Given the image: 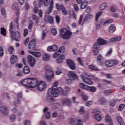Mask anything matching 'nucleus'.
<instances>
[{"instance_id":"58","label":"nucleus","mask_w":125,"mask_h":125,"mask_svg":"<svg viewBox=\"0 0 125 125\" xmlns=\"http://www.w3.org/2000/svg\"><path fill=\"white\" fill-rule=\"evenodd\" d=\"M56 21L57 24H59L60 23V17L59 16L57 15L55 17Z\"/></svg>"},{"instance_id":"33","label":"nucleus","mask_w":125,"mask_h":125,"mask_svg":"<svg viewBox=\"0 0 125 125\" xmlns=\"http://www.w3.org/2000/svg\"><path fill=\"white\" fill-rule=\"evenodd\" d=\"M23 72L24 74H29L30 73V68L27 65H25L23 69Z\"/></svg>"},{"instance_id":"10","label":"nucleus","mask_w":125,"mask_h":125,"mask_svg":"<svg viewBox=\"0 0 125 125\" xmlns=\"http://www.w3.org/2000/svg\"><path fill=\"white\" fill-rule=\"evenodd\" d=\"M56 7L57 10H62V12L63 15H68V11L66 10V8H65V7H64V6H63V5H60L59 4V3H57L56 5Z\"/></svg>"},{"instance_id":"15","label":"nucleus","mask_w":125,"mask_h":125,"mask_svg":"<svg viewBox=\"0 0 125 125\" xmlns=\"http://www.w3.org/2000/svg\"><path fill=\"white\" fill-rule=\"evenodd\" d=\"M50 0H39V7H42V4H43L45 6L49 5Z\"/></svg>"},{"instance_id":"34","label":"nucleus","mask_w":125,"mask_h":125,"mask_svg":"<svg viewBox=\"0 0 125 125\" xmlns=\"http://www.w3.org/2000/svg\"><path fill=\"white\" fill-rule=\"evenodd\" d=\"M88 68L90 69V70H92L93 71H99L98 68L96 67V66L93 65V64H91L88 66Z\"/></svg>"},{"instance_id":"32","label":"nucleus","mask_w":125,"mask_h":125,"mask_svg":"<svg viewBox=\"0 0 125 125\" xmlns=\"http://www.w3.org/2000/svg\"><path fill=\"white\" fill-rule=\"evenodd\" d=\"M94 117L95 120H96V121H98V122H100V121H101V116L99 115V113H95Z\"/></svg>"},{"instance_id":"16","label":"nucleus","mask_w":125,"mask_h":125,"mask_svg":"<svg viewBox=\"0 0 125 125\" xmlns=\"http://www.w3.org/2000/svg\"><path fill=\"white\" fill-rule=\"evenodd\" d=\"M96 43H98L99 46H100V45H104V44H107L108 43V42L107 41L104 40L103 38H100L98 39L97 42H96Z\"/></svg>"},{"instance_id":"52","label":"nucleus","mask_w":125,"mask_h":125,"mask_svg":"<svg viewBox=\"0 0 125 125\" xmlns=\"http://www.w3.org/2000/svg\"><path fill=\"white\" fill-rule=\"evenodd\" d=\"M15 119H16V116L14 115H12L10 117V122H14L15 121Z\"/></svg>"},{"instance_id":"25","label":"nucleus","mask_w":125,"mask_h":125,"mask_svg":"<svg viewBox=\"0 0 125 125\" xmlns=\"http://www.w3.org/2000/svg\"><path fill=\"white\" fill-rule=\"evenodd\" d=\"M18 61V57L16 55H13L11 58V64H15L16 62Z\"/></svg>"},{"instance_id":"47","label":"nucleus","mask_w":125,"mask_h":125,"mask_svg":"<svg viewBox=\"0 0 125 125\" xmlns=\"http://www.w3.org/2000/svg\"><path fill=\"white\" fill-rule=\"evenodd\" d=\"M51 33L53 36H56L57 35V30L55 28H53L51 30Z\"/></svg>"},{"instance_id":"2","label":"nucleus","mask_w":125,"mask_h":125,"mask_svg":"<svg viewBox=\"0 0 125 125\" xmlns=\"http://www.w3.org/2000/svg\"><path fill=\"white\" fill-rule=\"evenodd\" d=\"M13 21H11L9 25V31L11 38L16 42H20L21 41V34L19 31H13Z\"/></svg>"},{"instance_id":"50","label":"nucleus","mask_w":125,"mask_h":125,"mask_svg":"<svg viewBox=\"0 0 125 125\" xmlns=\"http://www.w3.org/2000/svg\"><path fill=\"white\" fill-rule=\"evenodd\" d=\"M82 98H83V101H87V100L88 99V97L87 96H86L85 94H82Z\"/></svg>"},{"instance_id":"30","label":"nucleus","mask_w":125,"mask_h":125,"mask_svg":"<svg viewBox=\"0 0 125 125\" xmlns=\"http://www.w3.org/2000/svg\"><path fill=\"white\" fill-rule=\"evenodd\" d=\"M116 26L114 24H111L109 28L108 31L109 33H113L116 31Z\"/></svg>"},{"instance_id":"23","label":"nucleus","mask_w":125,"mask_h":125,"mask_svg":"<svg viewBox=\"0 0 125 125\" xmlns=\"http://www.w3.org/2000/svg\"><path fill=\"white\" fill-rule=\"evenodd\" d=\"M47 102L49 105H53L54 104V99L51 96L48 95L47 97Z\"/></svg>"},{"instance_id":"42","label":"nucleus","mask_w":125,"mask_h":125,"mask_svg":"<svg viewBox=\"0 0 125 125\" xmlns=\"http://www.w3.org/2000/svg\"><path fill=\"white\" fill-rule=\"evenodd\" d=\"M107 7V3H104L100 6V10H104Z\"/></svg>"},{"instance_id":"26","label":"nucleus","mask_w":125,"mask_h":125,"mask_svg":"<svg viewBox=\"0 0 125 125\" xmlns=\"http://www.w3.org/2000/svg\"><path fill=\"white\" fill-rule=\"evenodd\" d=\"M59 57L60 58L56 60V62L58 64H61L63 62V61H64V59H65V56L61 55Z\"/></svg>"},{"instance_id":"62","label":"nucleus","mask_w":125,"mask_h":125,"mask_svg":"<svg viewBox=\"0 0 125 125\" xmlns=\"http://www.w3.org/2000/svg\"><path fill=\"white\" fill-rule=\"evenodd\" d=\"M102 14V12H100L98 13L96 15V21H98V19L99 18V17Z\"/></svg>"},{"instance_id":"38","label":"nucleus","mask_w":125,"mask_h":125,"mask_svg":"<svg viewBox=\"0 0 125 125\" xmlns=\"http://www.w3.org/2000/svg\"><path fill=\"white\" fill-rule=\"evenodd\" d=\"M103 60H104V58H103L101 54H99L97 57L98 62H101V61H103Z\"/></svg>"},{"instance_id":"11","label":"nucleus","mask_w":125,"mask_h":125,"mask_svg":"<svg viewBox=\"0 0 125 125\" xmlns=\"http://www.w3.org/2000/svg\"><path fill=\"white\" fill-rule=\"evenodd\" d=\"M65 51V47L61 46L59 49L58 51L56 52L55 53L53 54L54 58H57V57H59L63 52Z\"/></svg>"},{"instance_id":"46","label":"nucleus","mask_w":125,"mask_h":125,"mask_svg":"<svg viewBox=\"0 0 125 125\" xmlns=\"http://www.w3.org/2000/svg\"><path fill=\"white\" fill-rule=\"evenodd\" d=\"M8 51L10 54H12L14 51V48L12 46H9L8 48Z\"/></svg>"},{"instance_id":"5","label":"nucleus","mask_w":125,"mask_h":125,"mask_svg":"<svg viewBox=\"0 0 125 125\" xmlns=\"http://www.w3.org/2000/svg\"><path fill=\"white\" fill-rule=\"evenodd\" d=\"M45 78L47 79V80H51V79H53L54 74H53V71H52V69L50 66L46 65L45 67Z\"/></svg>"},{"instance_id":"57","label":"nucleus","mask_w":125,"mask_h":125,"mask_svg":"<svg viewBox=\"0 0 125 125\" xmlns=\"http://www.w3.org/2000/svg\"><path fill=\"white\" fill-rule=\"evenodd\" d=\"M83 15H81L79 18V24H82L83 20Z\"/></svg>"},{"instance_id":"12","label":"nucleus","mask_w":125,"mask_h":125,"mask_svg":"<svg viewBox=\"0 0 125 125\" xmlns=\"http://www.w3.org/2000/svg\"><path fill=\"white\" fill-rule=\"evenodd\" d=\"M100 50V46L97 43H95L93 46V53L95 55H97Z\"/></svg>"},{"instance_id":"29","label":"nucleus","mask_w":125,"mask_h":125,"mask_svg":"<svg viewBox=\"0 0 125 125\" xmlns=\"http://www.w3.org/2000/svg\"><path fill=\"white\" fill-rule=\"evenodd\" d=\"M62 105H66L67 106H70L71 105V101L69 99H66L62 101Z\"/></svg>"},{"instance_id":"39","label":"nucleus","mask_w":125,"mask_h":125,"mask_svg":"<svg viewBox=\"0 0 125 125\" xmlns=\"http://www.w3.org/2000/svg\"><path fill=\"white\" fill-rule=\"evenodd\" d=\"M105 120L106 122H107L108 123H112L113 122L112 118H111V116L108 115H106Z\"/></svg>"},{"instance_id":"43","label":"nucleus","mask_w":125,"mask_h":125,"mask_svg":"<svg viewBox=\"0 0 125 125\" xmlns=\"http://www.w3.org/2000/svg\"><path fill=\"white\" fill-rule=\"evenodd\" d=\"M12 8L14 10H17L18 8V3L17 2L14 3L12 6Z\"/></svg>"},{"instance_id":"19","label":"nucleus","mask_w":125,"mask_h":125,"mask_svg":"<svg viewBox=\"0 0 125 125\" xmlns=\"http://www.w3.org/2000/svg\"><path fill=\"white\" fill-rule=\"evenodd\" d=\"M28 48L29 49H31L32 50H35L36 48V42L34 40H32L28 44Z\"/></svg>"},{"instance_id":"37","label":"nucleus","mask_w":125,"mask_h":125,"mask_svg":"<svg viewBox=\"0 0 125 125\" xmlns=\"http://www.w3.org/2000/svg\"><path fill=\"white\" fill-rule=\"evenodd\" d=\"M103 23V20L102 19L100 20L99 22L97 23L96 26V28L97 30H100V28H101V24Z\"/></svg>"},{"instance_id":"20","label":"nucleus","mask_w":125,"mask_h":125,"mask_svg":"<svg viewBox=\"0 0 125 125\" xmlns=\"http://www.w3.org/2000/svg\"><path fill=\"white\" fill-rule=\"evenodd\" d=\"M121 40H122L121 36H117L115 37L110 38L109 39V42H120Z\"/></svg>"},{"instance_id":"24","label":"nucleus","mask_w":125,"mask_h":125,"mask_svg":"<svg viewBox=\"0 0 125 125\" xmlns=\"http://www.w3.org/2000/svg\"><path fill=\"white\" fill-rule=\"evenodd\" d=\"M48 111V108L45 107L43 110V113H45V117L47 120L50 119V113L47 112Z\"/></svg>"},{"instance_id":"18","label":"nucleus","mask_w":125,"mask_h":125,"mask_svg":"<svg viewBox=\"0 0 125 125\" xmlns=\"http://www.w3.org/2000/svg\"><path fill=\"white\" fill-rule=\"evenodd\" d=\"M53 4H54L53 0H51L50 6L48 7V9L45 11V14H49L51 13V11H52L53 9Z\"/></svg>"},{"instance_id":"35","label":"nucleus","mask_w":125,"mask_h":125,"mask_svg":"<svg viewBox=\"0 0 125 125\" xmlns=\"http://www.w3.org/2000/svg\"><path fill=\"white\" fill-rule=\"evenodd\" d=\"M0 34L2 35V36H6V29L4 28V27L0 28Z\"/></svg>"},{"instance_id":"6","label":"nucleus","mask_w":125,"mask_h":125,"mask_svg":"<svg viewBox=\"0 0 125 125\" xmlns=\"http://www.w3.org/2000/svg\"><path fill=\"white\" fill-rule=\"evenodd\" d=\"M81 78L83 82L84 83H86V84H89L90 85H91V84L93 83L92 81H91V80L89 79V76H88V75H87V74L86 73L81 75Z\"/></svg>"},{"instance_id":"28","label":"nucleus","mask_w":125,"mask_h":125,"mask_svg":"<svg viewBox=\"0 0 125 125\" xmlns=\"http://www.w3.org/2000/svg\"><path fill=\"white\" fill-rule=\"evenodd\" d=\"M29 52L30 54H32L33 56H35V57H40V56L42 55V54H41V52H33L29 51Z\"/></svg>"},{"instance_id":"45","label":"nucleus","mask_w":125,"mask_h":125,"mask_svg":"<svg viewBox=\"0 0 125 125\" xmlns=\"http://www.w3.org/2000/svg\"><path fill=\"white\" fill-rule=\"evenodd\" d=\"M77 61L79 62V64L81 65V66H83V61L82 60V58L81 57H79L77 58Z\"/></svg>"},{"instance_id":"48","label":"nucleus","mask_w":125,"mask_h":125,"mask_svg":"<svg viewBox=\"0 0 125 125\" xmlns=\"http://www.w3.org/2000/svg\"><path fill=\"white\" fill-rule=\"evenodd\" d=\"M28 34H29V30L28 29H24L23 31V37H27V36H28Z\"/></svg>"},{"instance_id":"7","label":"nucleus","mask_w":125,"mask_h":125,"mask_svg":"<svg viewBox=\"0 0 125 125\" xmlns=\"http://www.w3.org/2000/svg\"><path fill=\"white\" fill-rule=\"evenodd\" d=\"M35 87H38V89L39 91H43V90L46 88V83L42 81L39 82V80L37 79Z\"/></svg>"},{"instance_id":"17","label":"nucleus","mask_w":125,"mask_h":125,"mask_svg":"<svg viewBox=\"0 0 125 125\" xmlns=\"http://www.w3.org/2000/svg\"><path fill=\"white\" fill-rule=\"evenodd\" d=\"M58 49V46L56 45L49 46L47 48V51L51 52V51H56Z\"/></svg>"},{"instance_id":"40","label":"nucleus","mask_w":125,"mask_h":125,"mask_svg":"<svg viewBox=\"0 0 125 125\" xmlns=\"http://www.w3.org/2000/svg\"><path fill=\"white\" fill-rule=\"evenodd\" d=\"M105 65L106 67H112L111 60L106 61L105 62Z\"/></svg>"},{"instance_id":"21","label":"nucleus","mask_w":125,"mask_h":125,"mask_svg":"<svg viewBox=\"0 0 125 125\" xmlns=\"http://www.w3.org/2000/svg\"><path fill=\"white\" fill-rule=\"evenodd\" d=\"M0 111L2 114L5 115V116H6L9 113L8 110H7V107L6 106H0Z\"/></svg>"},{"instance_id":"8","label":"nucleus","mask_w":125,"mask_h":125,"mask_svg":"<svg viewBox=\"0 0 125 125\" xmlns=\"http://www.w3.org/2000/svg\"><path fill=\"white\" fill-rule=\"evenodd\" d=\"M36 59L31 55H28L27 58V62L30 67H35L36 65Z\"/></svg>"},{"instance_id":"60","label":"nucleus","mask_w":125,"mask_h":125,"mask_svg":"<svg viewBox=\"0 0 125 125\" xmlns=\"http://www.w3.org/2000/svg\"><path fill=\"white\" fill-rule=\"evenodd\" d=\"M89 18H90L89 16H86L83 19V22L82 23V25L83 26V23H84V22L87 21V20H88V19H89Z\"/></svg>"},{"instance_id":"59","label":"nucleus","mask_w":125,"mask_h":125,"mask_svg":"<svg viewBox=\"0 0 125 125\" xmlns=\"http://www.w3.org/2000/svg\"><path fill=\"white\" fill-rule=\"evenodd\" d=\"M3 48L2 47L0 46V57H2V56H3Z\"/></svg>"},{"instance_id":"41","label":"nucleus","mask_w":125,"mask_h":125,"mask_svg":"<svg viewBox=\"0 0 125 125\" xmlns=\"http://www.w3.org/2000/svg\"><path fill=\"white\" fill-rule=\"evenodd\" d=\"M46 18L48 20V21L51 24H52L53 23V17L50 16H48L46 17Z\"/></svg>"},{"instance_id":"56","label":"nucleus","mask_w":125,"mask_h":125,"mask_svg":"<svg viewBox=\"0 0 125 125\" xmlns=\"http://www.w3.org/2000/svg\"><path fill=\"white\" fill-rule=\"evenodd\" d=\"M16 77H22L23 74L22 73V71H18L17 72V74H16Z\"/></svg>"},{"instance_id":"31","label":"nucleus","mask_w":125,"mask_h":125,"mask_svg":"<svg viewBox=\"0 0 125 125\" xmlns=\"http://www.w3.org/2000/svg\"><path fill=\"white\" fill-rule=\"evenodd\" d=\"M98 102L100 105H105L106 104V100L104 98H101L99 99Z\"/></svg>"},{"instance_id":"9","label":"nucleus","mask_w":125,"mask_h":125,"mask_svg":"<svg viewBox=\"0 0 125 125\" xmlns=\"http://www.w3.org/2000/svg\"><path fill=\"white\" fill-rule=\"evenodd\" d=\"M79 86L83 89H86V90H89L91 92H95V91H96V88H95V87H89L87 85L84 84L83 83H81Z\"/></svg>"},{"instance_id":"3","label":"nucleus","mask_w":125,"mask_h":125,"mask_svg":"<svg viewBox=\"0 0 125 125\" xmlns=\"http://www.w3.org/2000/svg\"><path fill=\"white\" fill-rule=\"evenodd\" d=\"M60 36L63 40H69L72 36V33L66 28H62L60 30Z\"/></svg>"},{"instance_id":"54","label":"nucleus","mask_w":125,"mask_h":125,"mask_svg":"<svg viewBox=\"0 0 125 125\" xmlns=\"http://www.w3.org/2000/svg\"><path fill=\"white\" fill-rule=\"evenodd\" d=\"M118 64V61L111 60V67Z\"/></svg>"},{"instance_id":"61","label":"nucleus","mask_w":125,"mask_h":125,"mask_svg":"<svg viewBox=\"0 0 125 125\" xmlns=\"http://www.w3.org/2000/svg\"><path fill=\"white\" fill-rule=\"evenodd\" d=\"M93 103V102H92V101H89L86 102L85 105L86 106L89 107L90 106H91V105H92Z\"/></svg>"},{"instance_id":"44","label":"nucleus","mask_w":125,"mask_h":125,"mask_svg":"<svg viewBox=\"0 0 125 125\" xmlns=\"http://www.w3.org/2000/svg\"><path fill=\"white\" fill-rule=\"evenodd\" d=\"M57 92H59L61 94H63L64 91H63V89L61 87L57 88Z\"/></svg>"},{"instance_id":"27","label":"nucleus","mask_w":125,"mask_h":125,"mask_svg":"<svg viewBox=\"0 0 125 125\" xmlns=\"http://www.w3.org/2000/svg\"><path fill=\"white\" fill-rule=\"evenodd\" d=\"M87 4H88V1L84 0L82 2L81 5H80V8H81V9H84V8L87 6Z\"/></svg>"},{"instance_id":"64","label":"nucleus","mask_w":125,"mask_h":125,"mask_svg":"<svg viewBox=\"0 0 125 125\" xmlns=\"http://www.w3.org/2000/svg\"><path fill=\"white\" fill-rule=\"evenodd\" d=\"M77 125H83V121H82V120H78Z\"/></svg>"},{"instance_id":"49","label":"nucleus","mask_w":125,"mask_h":125,"mask_svg":"<svg viewBox=\"0 0 125 125\" xmlns=\"http://www.w3.org/2000/svg\"><path fill=\"white\" fill-rule=\"evenodd\" d=\"M56 75H60V74H62V71L60 69V68L57 67V69L56 70Z\"/></svg>"},{"instance_id":"51","label":"nucleus","mask_w":125,"mask_h":125,"mask_svg":"<svg viewBox=\"0 0 125 125\" xmlns=\"http://www.w3.org/2000/svg\"><path fill=\"white\" fill-rule=\"evenodd\" d=\"M45 37H46V32H45V30H43L42 33V40L43 41L44 40Z\"/></svg>"},{"instance_id":"1","label":"nucleus","mask_w":125,"mask_h":125,"mask_svg":"<svg viewBox=\"0 0 125 125\" xmlns=\"http://www.w3.org/2000/svg\"><path fill=\"white\" fill-rule=\"evenodd\" d=\"M21 84L27 87L34 88L36 87L37 83H38V79L28 78L24 79L21 82Z\"/></svg>"},{"instance_id":"13","label":"nucleus","mask_w":125,"mask_h":125,"mask_svg":"<svg viewBox=\"0 0 125 125\" xmlns=\"http://www.w3.org/2000/svg\"><path fill=\"white\" fill-rule=\"evenodd\" d=\"M66 63L67 66H68L71 70H75V69H76V64L75 62H74V61L69 59L67 60Z\"/></svg>"},{"instance_id":"53","label":"nucleus","mask_w":125,"mask_h":125,"mask_svg":"<svg viewBox=\"0 0 125 125\" xmlns=\"http://www.w3.org/2000/svg\"><path fill=\"white\" fill-rule=\"evenodd\" d=\"M112 52H113V49L110 48V50L106 53L105 56H110L112 54Z\"/></svg>"},{"instance_id":"36","label":"nucleus","mask_w":125,"mask_h":125,"mask_svg":"<svg viewBox=\"0 0 125 125\" xmlns=\"http://www.w3.org/2000/svg\"><path fill=\"white\" fill-rule=\"evenodd\" d=\"M117 121L118 122V123L120 124L121 125H125L124 124V122L123 121V119L122 117L120 116H117Z\"/></svg>"},{"instance_id":"4","label":"nucleus","mask_w":125,"mask_h":125,"mask_svg":"<svg viewBox=\"0 0 125 125\" xmlns=\"http://www.w3.org/2000/svg\"><path fill=\"white\" fill-rule=\"evenodd\" d=\"M58 82H56L54 83V86L49 88L48 90V94H52L54 97H57L59 95L58 92H57V85L59 84Z\"/></svg>"},{"instance_id":"63","label":"nucleus","mask_w":125,"mask_h":125,"mask_svg":"<svg viewBox=\"0 0 125 125\" xmlns=\"http://www.w3.org/2000/svg\"><path fill=\"white\" fill-rule=\"evenodd\" d=\"M73 81H74V80L71 79V78H69L66 80V83H67L68 84H71L72 83V82H73Z\"/></svg>"},{"instance_id":"55","label":"nucleus","mask_w":125,"mask_h":125,"mask_svg":"<svg viewBox=\"0 0 125 125\" xmlns=\"http://www.w3.org/2000/svg\"><path fill=\"white\" fill-rule=\"evenodd\" d=\"M70 125H76V119L74 118H72L70 120Z\"/></svg>"},{"instance_id":"22","label":"nucleus","mask_w":125,"mask_h":125,"mask_svg":"<svg viewBox=\"0 0 125 125\" xmlns=\"http://www.w3.org/2000/svg\"><path fill=\"white\" fill-rule=\"evenodd\" d=\"M42 59L44 61H49V59H50V55L46 53H44L42 55Z\"/></svg>"},{"instance_id":"14","label":"nucleus","mask_w":125,"mask_h":125,"mask_svg":"<svg viewBox=\"0 0 125 125\" xmlns=\"http://www.w3.org/2000/svg\"><path fill=\"white\" fill-rule=\"evenodd\" d=\"M68 77L69 79L75 81V80H79V77L78 75L75 74V73L72 71H69V73L68 74Z\"/></svg>"}]
</instances>
